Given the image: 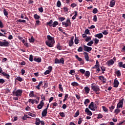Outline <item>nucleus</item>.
Segmentation results:
<instances>
[{
    "mask_svg": "<svg viewBox=\"0 0 125 125\" xmlns=\"http://www.w3.org/2000/svg\"><path fill=\"white\" fill-rule=\"evenodd\" d=\"M47 38L48 41L45 42L46 45L49 47H53V45H54V43L55 42L54 39L50 35H48Z\"/></svg>",
    "mask_w": 125,
    "mask_h": 125,
    "instance_id": "nucleus-1",
    "label": "nucleus"
},
{
    "mask_svg": "<svg viewBox=\"0 0 125 125\" xmlns=\"http://www.w3.org/2000/svg\"><path fill=\"white\" fill-rule=\"evenodd\" d=\"M91 87V89H92V90H93V91L95 92H98V91L100 90L99 86L96 85V84H92Z\"/></svg>",
    "mask_w": 125,
    "mask_h": 125,
    "instance_id": "nucleus-2",
    "label": "nucleus"
},
{
    "mask_svg": "<svg viewBox=\"0 0 125 125\" xmlns=\"http://www.w3.org/2000/svg\"><path fill=\"white\" fill-rule=\"evenodd\" d=\"M88 108L89 109H90V110H91V111H95V110L97 109V106L96 105V104L94 105V103L93 102H92L90 103V105H89Z\"/></svg>",
    "mask_w": 125,
    "mask_h": 125,
    "instance_id": "nucleus-3",
    "label": "nucleus"
},
{
    "mask_svg": "<svg viewBox=\"0 0 125 125\" xmlns=\"http://www.w3.org/2000/svg\"><path fill=\"white\" fill-rule=\"evenodd\" d=\"M4 42H1L0 41V46L1 47H8V46H9V42L8 41H6V40H4Z\"/></svg>",
    "mask_w": 125,
    "mask_h": 125,
    "instance_id": "nucleus-4",
    "label": "nucleus"
},
{
    "mask_svg": "<svg viewBox=\"0 0 125 125\" xmlns=\"http://www.w3.org/2000/svg\"><path fill=\"white\" fill-rule=\"evenodd\" d=\"M22 92H23V91L22 90L18 89L15 92L13 91V94L18 97V96H21V95H22Z\"/></svg>",
    "mask_w": 125,
    "mask_h": 125,
    "instance_id": "nucleus-5",
    "label": "nucleus"
},
{
    "mask_svg": "<svg viewBox=\"0 0 125 125\" xmlns=\"http://www.w3.org/2000/svg\"><path fill=\"white\" fill-rule=\"evenodd\" d=\"M71 21L69 19L66 20V22L64 21L62 22V25H64L66 28L68 27V26H71Z\"/></svg>",
    "mask_w": 125,
    "mask_h": 125,
    "instance_id": "nucleus-6",
    "label": "nucleus"
},
{
    "mask_svg": "<svg viewBox=\"0 0 125 125\" xmlns=\"http://www.w3.org/2000/svg\"><path fill=\"white\" fill-rule=\"evenodd\" d=\"M83 50L84 51H87V52H89L92 50V48L91 47L87 46L85 45H83Z\"/></svg>",
    "mask_w": 125,
    "mask_h": 125,
    "instance_id": "nucleus-7",
    "label": "nucleus"
},
{
    "mask_svg": "<svg viewBox=\"0 0 125 125\" xmlns=\"http://www.w3.org/2000/svg\"><path fill=\"white\" fill-rule=\"evenodd\" d=\"M44 106V103L43 102V100H42V101L40 102V103L37 106V109L39 110H41Z\"/></svg>",
    "mask_w": 125,
    "mask_h": 125,
    "instance_id": "nucleus-8",
    "label": "nucleus"
},
{
    "mask_svg": "<svg viewBox=\"0 0 125 125\" xmlns=\"http://www.w3.org/2000/svg\"><path fill=\"white\" fill-rule=\"evenodd\" d=\"M85 113H86V115H87V116H92V112L90 110H89L88 108H85Z\"/></svg>",
    "mask_w": 125,
    "mask_h": 125,
    "instance_id": "nucleus-9",
    "label": "nucleus"
},
{
    "mask_svg": "<svg viewBox=\"0 0 125 125\" xmlns=\"http://www.w3.org/2000/svg\"><path fill=\"white\" fill-rule=\"evenodd\" d=\"M98 68H100V65L99 64V62H98V60H97L96 64L92 67V69H97Z\"/></svg>",
    "mask_w": 125,
    "mask_h": 125,
    "instance_id": "nucleus-10",
    "label": "nucleus"
},
{
    "mask_svg": "<svg viewBox=\"0 0 125 125\" xmlns=\"http://www.w3.org/2000/svg\"><path fill=\"white\" fill-rule=\"evenodd\" d=\"M83 54L86 61H89V56H88V54L87 52H84Z\"/></svg>",
    "mask_w": 125,
    "mask_h": 125,
    "instance_id": "nucleus-11",
    "label": "nucleus"
},
{
    "mask_svg": "<svg viewBox=\"0 0 125 125\" xmlns=\"http://www.w3.org/2000/svg\"><path fill=\"white\" fill-rule=\"evenodd\" d=\"M46 115H47V110L46 109H44L42 113V117H46Z\"/></svg>",
    "mask_w": 125,
    "mask_h": 125,
    "instance_id": "nucleus-12",
    "label": "nucleus"
},
{
    "mask_svg": "<svg viewBox=\"0 0 125 125\" xmlns=\"http://www.w3.org/2000/svg\"><path fill=\"white\" fill-rule=\"evenodd\" d=\"M114 63H115V62L112 59H111L107 61V62H106V64L108 65V66H111V65H113Z\"/></svg>",
    "mask_w": 125,
    "mask_h": 125,
    "instance_id": "nucleus-13",
    "label": "nucleus"
},
{
    "mask_svg": "<svg viewBox=\"0 0 125 125\" xmlns=\"http://www.w3.org/2000/svg\"><path fill=\"white\" fill-rule=\"evenodd\" d=\"M116 4V1L115 0H111L110 2L109 6L110 7H114L115 6V4Z\"/></svg>",
    "mask_w": 125,
    "mask_h": 125,
    "instance_id": "nucleus-14",
    "label": "nucleus"
},
{
    "mask_svg": "<svg viewBox=\"0 0 125 125\" xmlns=\"http://www.w3.org/2000/svg\"><path fill=\"white\" fill-rule=\"evenodd\" d=\"M114 87H118V86H119V81L117 80V79L114 80Z\"/></svg>",
    "mask_w": 125,
    "mask_h": 125,
    "instance_id": "nucleus-15",
    "label": "nucleus"
},
{
    "mask_svg": "<svg viewBox=\"0 0 125 125\" xmlns=\"http://www.w3.org/2000/svg\"><path fill=\"white\" fill-rule=\"evenodd\" d=\"M42 83H43L42 81H41L39 83V84L35 86L36 88L40 90V89H41L40 86H42Z\"/></svg>",
    "mask_w": 125,
    "mask_h": 125,
    "instance_id": "nucleus-16",
    "label": "nucleus"
},
{
    "mask_svg": "<svg viewBox=\"0 0 125 125\" xmlns=\"http://www.w3.org/2000/svg\"><path fill=\"white\" fill-rule=\"evenodd\" d=\"M95 38H98V39H102L103 38V34L102 33H99L95 35Z\"/></svg>",
    "mask_w": 125,
    "mask_h": 125,
    "instance_id": "nucleus-17",
    "label": "nucleus"
},
{
    "mask_svg": "<svg viewBox=\"0 0 125 125\" xmlns=\"http://www.w3.org/2000/svg\"><path fill=\"white\" fill-rule=\"evenodd\" d=\"M58 24H59L58 21H55L53 22L52 25H50V27H53V28H55V27H56V26H57V25H58Z\"/></svg>",
    "mask_w": 125,
    "mask_h": 125,
    "instance_id": "nucleus-18",
    "label": "nucleus"
},
{
    "mask_svg": "<svg viewBox=\"0 0 125 125\" xmlns=\"http://www.w3.org/2000/svg\"><path fill=\"white\" fill-rule=\"evenodd\" d=\"M2 75H3V76H4L5 77H6V79H9L10 78V76H9V74L3 72L1 73Z\"/></svg>",
    "mask_w": 125,
    "mask_h": 125,
    "instance_id": "nucleus-19",
    "label": "nucleus"
},
{
    "mask_svg": "<svg viewBox=\"0 0 125 125\" xmlns=\"http://www.w3.org/2000/svg\"><path fill=\"white\" fill-rule=\"evenodd\" d=\"M41 124V120L40 118H37L36 119L35 125H40Z\"/></svg>",
    "mask_w": 125,
    "mask_h": 125,
    "instance_id": "nucleus-20",
    "label": "nucleus"
},
{
    "mask_svg": "<svg viewBox=\"0 0 125 125\" xmlns=\"http://www.w3.org/2000/svg\"><path fill=\"white\" fill-rule=\"evenodd\" d=\"M115 74H116L118 78H120V77L122 76V74L121 73V71L120 70H117V71H116Z\"/></svg>",
    "mask_w": 125,
    "mask_h": 125,
    "instance_id": "nucleus-21",
    "label": "nucleus"
},
{
    "mask_svg": "<svg viewBox=\"0 0 125 125\" xmlns=\"http://www.w3.org/2000/svg\"><path fill=\"white\" fill-rule=\"evenodd\" d=\"M3 14L5 15V16H6V17L8 18V12L7 11V10H6V9H4V10H3Z\"/></svg>",
    "mask_w": 125,
    "mask_h": 125,
    "instance_id": "nucleus-22",
    "label": "nucleus"
},
{
    "mask_svg": "<svg viewBox=\"0 0 125 125\" xmlns=\"http://www.w3.org/2000/svg\"><path fill=\"white\" fill-rule=\"evenodd\" d=\"M90 90V89L87 86H86L84 87V91L86 93L88 94L89 93V91Z\"/></svg>",
    "mask_w": 125,
    "mask_h": 125,
    "instance_id": "nucleus-23",
    "label": "nucleus"
},
{
    "mask_svg": "<svg viewBox=\"0 0 125 125\" xmlns=\"http://www.w3.org/2000/svg\"><path fill=\"white\" fill-rule=\"evenodd\" d=\"M34 61H35L36 62H38V63H41V62H42V58H34Z\"/></svg>",
    "mask_w": 125,
    "mask_h": 125,
    "instance_id": "nucleus-24",
    "label": "nucleus"
},
{
    "mask_svg": "<svg viewBox=\"0 0 125 125\" xmlns=\"http://www.w3.org/2000/svg\"><path fill=\"white\" fill-rule=\"evenodd\" d=\"M52 23H53V21L52 20H51L49 21V22H47L46 23V25L50 27V26H52Z\"/></svg>",
    "mask_w": 125,
    "mask_h": 125,
    "instance_id": "nucleus-25",
    "label": "nucleus"
},
{
    "mask_svg": "<svg viewBox=\"0 0 125 125\" xmlns=\"http://www.w3.org/2000/svg\"><path fill=\"white\" fill-rule=\"evenodd\" d=\"M85 76L87 78L90 76V72L88 71H85Z\"/></svg>",
    "mask_w": 125,
    "mask_h": 125,
    "instance_id": "nucleus-26",
    "label": "nucleus"
},
{
    "mask_svg": "<svg viewBox=\"0 0 125 125\" xmlns=\"http://www.w3.org/2000/svg\"><path fill=\"white\" fill-rule=\"evenodd\" d=\"M114 114L118 115L119 113H121V110L119 108H117L114 110Z\"/></svg>",
    "mask_w": 125,
    "mask_h": 125,
    "instance_id": "nucleus-27",
    "label": "nucleus"
},
{
    "mask_svg": "<svg viewBox=\"0 0 125 125\" xmlns=\"http://www.w3.org/2000/svg\"><path fill=\"white\" fill-rule=\"evenodd\" d=\"M72 86H79V83L76 82H72L71 83Z\"/></svg>",
    "mask_w": 125,
    "mask_h": 125,
    "instance_id": "nucleus-28",
    "label": "nucleus"
},
{
    "mask_svg": "<svg viewBox=\"0 0 125 125\" xmlns=\"http://www.w3.org/2000/svg\"><path fill=\"white\" fill-rule=\"evenodd\" d=\"M34 18L36 19V20H40V18H41V17L38 14H36L34 15Z\"/></svg>",
    "mask_w": 125,
    "mask_h": 125,
    "instance_id": "nucleus-29",
    "label": "nucleus"
},
{
    "mask_svg": "<svg viewBox=\"0 0 125 125\" xmlns=\"http://www.w3.org/2000/svg\"><path fill=\"white\" fill-rule=\"evenodd\" d=\"M123 106H124V104L118 103L117 105V108L120 109V108H123Z\"/></svg>",
    "mask_w": 125,
    "mask_h": 125,
    "instance_id": "nucleus-30",
    "label": "nucleus"
},
{
    "mask_svg": "<svg viewBox=\"0 0 125 125\" xmlns=\"http://www.w3.org/2000/svg\"><path fill=\"white\" fill-rule=\"evenodd\" d=\"M90 102V100L89 99H86L85 100L84 102V105H86V104H88Z\"/></svg>",
    "mask_w": 125,
    "mask_h": 125,
    "instance_id": "nucleus-31",
    "label": "nucleus"
},
{
    "mask_svg": "<svg viewBox=\"0 0 125 125\" xmlns=\"http://www.w3.org/2000/svg\"><path fill=\"white\" fill-rule=\"evenodd\" d=\"M84 34L86 35H90V32H89V30L88 29H86L84 31Z\"/></svg>",
    "mask_w": 125,
    "mask_h": 125,
    "instance_id": "nucleus-32",
    "label": "nucleus"
},
{
    "mask_svg": "<svg viewBox=\"0 0 125 125\" xmlns=\"http://www.w3.org/2000/svg\"><path fill=\"white\" fill-rule=\"evenodd\" d=\"M101 69L102 71V73L104 74V71H106V67H105L104 66H101Z\"/></svg>",
    "mask_w": 125,
    "mask_h": 125,
    "instance_id": "nucleus-33",
    "label": "nucleus"
},
{
    "mask_svg": "<svg viewBox=\"0 0 125 125\" xmlns=\"http://www.w3.org/2000/svg\"><path fill=\"white\" fill-rule=\"evenodd\" d=\"M34 101H35V100H33L32 99H29L28 100L29 103H31V104H35V102Z\"/></svg>",
    "mask_w": 125,
    "mask_h": 125,
    "instance_id": "nucleus-34",
    "label": "nucleus"
},
{
    "mask_svg": "<svg viewBox=\"0 0 125 125\" xmlns=\"http://www.w3.org/2000/svg\"><path fill=\"white\" fill-rule=\"evenodd\" d=\"M16 80L17 81H19V82H22L23 81V79L21 78L20 76H18L17 78H16Z\"/></svg>",
    "mask_w": 125,
    "mask_h": 125,
    "instance_id": "nucleus-35",
    "label": "nucleus"
},
{
    "mask_svg": "<svg viewBox=\"0 0 125 125\" xmlns=\"http://www.w3.org/2000/svg\"><path fill=\"white\" fill-rule=\"evenodd\" d=\"M17 21L19 23H26V20H25L20 19V20H18Z\"/></svg>",
    "mask_w": 125,
    "mask_h": 125,
    "instance_id": "nucleus-36",
    "label": "nucleus"
},
{
    "mask_svg": "<svg viewBox=\"0 0 125 125\" xmlns=\"http://www.w3.org/2000/svg\"><path fill=\"white\" fill-rule=\"evenodd\" d=\"M74 42L75 44H78V43H79V39H78V38L76 36L75 37Z\"/></svg>",
    "mask_w": 125,
    "mask_h": 125,
    "instance_id": "nucleus-37",
    "label": "nucleus"
},
{
    "mask_svg": "<svg viewBox=\"0 0 125 125\" xmlns=\"http://www.w3.org/2000/svg\"><path fill=\"white\" fill-rule=\"evenodd\" d=\"M92 44H93V41H91L87 43V45L88 46H92Z\"/></svg>",
    "mask_w": 125,
    "mask_h": 125,
    "instance_id": "nucleus-38",
    "label": "nucleus"
},
{
    "mask_svg": "<svg viewBox=\"0 0 125 125\" xmlns=\"http://www.w3.org/2000/svg\"><path fill=\"white\" fill-rule=\"evenodd\" d=\"M59 88L60 90L61 91H62V92H63V91H64L63 90V87H62V85L61 84H59Z\"/></svg>",
    "mask_w": 125,
    "mask_h": 125,
    "instance_id": "nucleus-39",
    "label": "nucleus"
},
{
    "mask_svg": "<svg viewBox=\"0 0 125 125\" xmlns=\"http://www.w3.org/2000/svg\"><path fill=\"white\" fill-rule=\"evenodd\" d=\"M65 19H66L64 17H59L58 18V20L60 21V22H62V21H64V20H65Z\"/></svg>",
    "mask_w": 125,
    "mask_h": 125,
    "instance_id": "nucleus-40",
    "label": "nucleus"
},
{
    "mask_svg": "<svg viewBox=\"0 0 125 125\" xmlns=\"http://www.w3.org/2000/svg\"><path fill=\"white\" fill-rule=\"evenodd\" d=\"M29 41L30 42H35L34 37L32 36L30 39H29Z\"/></svg>",
    "mask_w": 125,
    "mask_h": 125,
    "instance_id": "nucleus-41",
    "label": "nucleus"
},
{
    "mask_svg": "<svg viewBox=\"0 0 125 125\" xmlns=\"http://www.w3.org/2000/svg\"><path fill=\"white\" fill-rule=\"evenodd\" d=\"M80 115V111L77 110V112L75 113V115L74 116V118H77L78 116Z\"/></svg>",
    "mask_w": 125,
    "mask_h": 125,
    "instance_id": "nucleus-42",
    "label": "nucleus"
},
{
    "mask_svg": "<svg viewBox=\"0 0 125 125\" xmlns=\"http://www.w3.org/2000/svg\"><path fill=\"white\" fill-rule=\"evenodd\" d=\"M75 58H76V59H78V61H83V59L79 57V56L78 55H75Z\"/></svg>",
    "mask_w": 125,
    "mask_h": 125,
    "instance_id": "nucleus-43",
    "label": "nucleus"
},
{
    "mask_svg": "<svg viewBox=\"0 0 125 125\" xmlns=\"http://www.w3.org/2000/svg\"><path fill=\"white\" fill-rule=\"evenodd\" d=\"M93 21L94 22H97V16L96 15L93 16Z\"/></svg>",
    "mask_w": 125,
    "mask_h": 125,
    "instance_id": "nucleus-44",
    "label": "nucleus"
},
{
    "mask_svg": "<svg viewBox=\"0 0 125 125\" xmlns=\"http://www.w3.org/2000/svg\"><path fill=\"white\" fill-rule=\"evenodd\" d=\"M79 72H80L82 74H83L85 73V70L84 69H81L79 70Z\"/></svg>",
    "mask_w": 125,
    "mask_h": 125,
    "instance_id": "nucleus-45",
    "label": "nucleus"
},
{
    "mask_svg": "<svg viewBox=\"0 0 125 125\" xmlns=\"http://www.w3.org/2000/svg\"><path fill=\"white\" fill-rule=\"evenodd\" d=\"M83 47L81 46L79 47V48L77 50V51H78V52H83Z\"/></svg>",
    "mask_w": 125,
    "mask_h": 125,
    "instance_id": "nucleus-46",
    "label": "nucleus"
},
{
    "mask_svg": "<svg viewBox=\"0 0 125 125\" xmlns=\"http://www.w3.org/2000/svg\"><path fill=\"white\" fill-rule=\"evenodd\" d=\"M97 12H98V10L97 9V8H95L93 10V13H94V14H96V13H97Z\"/></svg>",
    "mask_w": 125,
    "mask_h": 125,
    "instance_id": "nucleus-47",
    "label": "nucleus"
},
{
    "mask_svg": "<svg viewBox=\"0 0 125 125\" xmlns=\"http://www.w3.org/2000/svg\"><path fill=\"white\" fill-rule=\"evenodd\" d=\"M57 6L58 7H60V6H61V2L60 1V0H58L57 2Z\"/></svg>",
    "mask_w": 125,
    "mask_h": 125,
    "instance_id": "nucleus-48",
    "label": "nucleus"
},
{
    "mask_svg": "<svg viewBox=\"0 0 125 125\" xmlns=\"http://www.w3.org/2000/svg\"><path fill=\"white\" fill-rule=\"evenodd\" d=\"M60 64H64V58H62L60 60H59Z\"/></svg>",
    "mask_w": 125,
    "mask_h": 125,
    "instance_id": "nucleus-49",
    "label": "nucleus"
},
{
    "mask_svg": "<svg viewBox=\"0 0 125 125\" xmlns=\"http://www.w3.org/2000/svg\"><path fill=\"white\" fill-rule=\"evenodd\" d=\"M34 91H31L29 93V96L30 97H34Z\"/></svg>",
    "mask_w": 125,
    "mask_h": 125,
    "instance_id": "nucleus-50",
    "label": "nucleus"
},
{
    "mask_svg": "<svg viewBox=\"0 0 125 125\" xmlns=\"http://www.w3.org/2000/svg\"><path fill=\"white\" fill-rule=\"evenodd\" d=\"M55 64H60V62L59 61V60L58 59H57V58L55 59Z\"/></svg>",
    "mask_w": 125,
    "mask_h": 125,
    "instance_id": "nucleus-51",
    "label": "nucleus"
},
{
    "mask_svg": "<svg viewBox=\"0 0 125 125\" xmlns=\"http://www.w3.org/2000/svg\"><path fill=\"white\" fill-rule=\"evenodd\" d=\"M83 122V118H79L78 121V125H81Z\"/></svg>",
    "mask_w": 125,
    "mask_h": 125,
    "instance_id": "nucleus-52",
    "label": "nucleus"
},
{
    "mask_svg": "<svg viewBox=\"0 0 125 125\" xmlns=\"http://www.w3.org/2000/svg\"><path fill=\"white\" fill-rule=\"evenodd\" d=\"M103 118V115L101 113H99L98 115L97 119H102Z\"/></svg>",
    "mask_w": 125,
    "mask_h": 125,
    "instance_id": "nucleus-53",
    "label": "nucleus"
},
{
    "mask_svg": "<svg viewBox=\"0 0 125 125\" xmlns=\"http://www.w3.org/2000/svg\"><path fill=\"white\" fill-rule=\"evenodd\" d=\"M29 116H30L31 117H33V118H35L36 117V114L32 113L31 112H29L28 113Z\"/></svg>",
    "mask_w": 125,
    "mask_h": 125,
    "instance_id": "nucleus-54",
    "label": "nucleus"
},
{
    "mask_svg": "<svg viewBox=\"0 0 125 125\" xmlns=\"http://www.w3.org/2000/svg\"><path fill=\"white\" fill-rule=\"evenodd\" d=\"M102 108L104 112H108V109L106 108V107H105L104 106H103Z\"/></svg>",
    "mask_w": 125,
    "mask_h": 125,
    "instance_id": "nucleus-55",
    "label": "nucleus"
},
{
    "mask_svg": "<svg viewBox=\"0 0 125 125\" xmlns=\"http://www.w3.org/2000/svg\"><path fill=\"white\" fill-rule=\"evenodd\" d=\"M57 48L59 50H61L62 49V47H61V46H60V44H59L57 45Z\"/></svg>",
    "mask_w": 125,
    "mask_h": 125,
    "instance_id": "nucleus-56",
    "label": "nucleus"
},
{
    "mask_svg": "<svg viewBox=\"0 0 125 125\" xmlns=\"http://www.w3.org/2000/svg\"><path fill=\"white\" fill-rule=\"evenodd\" d=\"M89 41H91V38L89 37H87L85 39V42H88Z\"/></svg>",
    "mask_w": 125,
    "mask_h": 125,
    "instance_id": "nucleus-57",
    "label": "nucleus"
},
{
    "mask_svg": "<svg viewBox=\"0 0 125 125\" xmlns=\"http://www.w3.org/2000/svg\"><path fill=\"white\" fill-rule=\"evenodd\" d=\"M102 33L103 34V35H108V34H109V32H108V31L107 30H104V32H102Z\"/></svg>",
    "mask_w": 125,
    "mask_h": 125,
    "instance_id": "nucleus-58",
    "label": "nucleus"
},
{
    "mask_svg": "<svg viewBox=\"0 0 125 125\" xmlns=\"http://www.w3.org/2000/svg\"><path fill=\"white\" fill-rule=\"evenodd\" d=\"M75 70H71L70 71V72H69V74H70V75H74V74H75Z\"/></svg>",
    "mask_w": 125,
    "mask_h": 125,
    "instance_id": "nucleus-59",
    "label": "nucleus"
},
{
    "mask_svg": "<svg viewBox=\"0 0 125 125\" xmlns=\"http://www.w3.org/2000/svg\"><path fill=\"white\" fill-rule=\"evenodd\" d=\"M59 114L61 117H62V118L65 117V113H64V112H60Z\"/></svg>",
    "mask_w": 125,
    "mask_h": 125,
    "instance_id": "nucleus-60",
    "label": "nucleus"
},
{
    "mask_svg": "<svg viewBox=\"0 0 125 125\" xmlns=\"http://www.w3.org/2000/svg\"><path fill=\"white\" fill-rule=\"evenodd\" d=\"M119 66L120 68H122L123 67V62H120L118 63Z\"/></svg>",
    "mask_w": 125,
    "mask_h": 125,
    "instance_id": "nucleus-61",
    "label": "nucleus"
},
{
    "mask_svg": "<svg viewBox=\"0 0 125 125\" xmlns=\"http://www.w3.org/2000/svg\"><path fill=\"white\" fill-rule=\"evenodd\" d=\"M51 72L48 70H47L44 72V75H48V74H49Z\"/></svg>",
    "mask_w": 125,
    "mask_h": 125,
    "instance_id": "nucleus-62",
    "label": "nucleus"
},
{
    "mask_svg": "<svg viewBox=\"0 0 125 125\" xmlns=\"http://www.w3.org/2000/svg\"><path fill=\"white\" fill-rule=\"evenodd\" d=\"M29 61L33 62V56L32 55H30L29 56Z\"/></svg>",
    "mask_w": 125,
    "mask_h": 125,
    "instance_id": "nucleus-63",
    "label": "nucleus"
},
{
    "mask_svg": "<svg viewBox=\"0 0 125 125\" xmlns=\"http://www.w3.org/2000/svg\"><path fill=\"white\" fill-rule=\"evenodd\" d=\"M48 70L50 72H51V71H52V66H48Z\"/></svg>",
    "mask_w": 125,
    "mask_h": 125,
    "instance_id": "nucleus-64",
    "label": "nucleus"
}]
</instances>
